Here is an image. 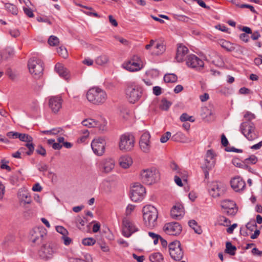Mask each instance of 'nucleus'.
<instances>
[{
  "instance_id": "obj_1",
  "label": "nucleus",
  "mask_w": 262,
  "mask_h": 262,
  "mask_svg": "<svg viewBox=\"0 0 262 262\" xmlns=\"http://www.w3.org/2000/svg\"><path fill=\"white\" fill-rule=\"evenodd\" d=\"M142 212L145 225L150 228L156 226L158 216L157 209L154 206L148 205L143 208Z\"/></svg>"
},
{
  "instance_id": "obj_2",
  "label": "nucleus",
  "mask_w": 262,
  "mask_h": 262,
  "mask_svg": "<svg viewBox=\"0 0 262 262\" xmlns=\"http://www.w3.org/2000/svg\"><path fill=\"white\" fill-rule=\"evenodd\" d=\"M86 98L92 103L100 105L106 101L107 95L104 90L98 87H94L88 91Z\"/></svg>"
},
{
  "instance_id": "obj_3",
  "label": "nucleus",
  "mask_w": 262,
  "mask_h": 262,
  "mask_svg": "<svg viewBox=\"0 0 262 262\" xmlns=\"http://www.w3.org/2000/svg\"><path fill=\"white\" fill-rule=\"evenodd\" d=\"M142 94V88L135 82H129L126 90V96L130 103H134L140 98Z\"/></svg>"
},
{
  "instance_id": "obj_4",
  "label": "nucleus",
  "mask_w": 262,
  "mask_h": 262,
  "mask_svg": "<svg viewBox=\"0 0 262 262\" xmlns=\"http://www.w3.org/2000/svg\"><path fill=\"white\" fill-rule=\"evenodd\" d=\"M140 177L143 183L151 185L159 180V173L155 168H149L141 170Z\"/></svg>"
},
{
  "instance_id": "obj_5",
  "label": "nucleus",
  "mask_w": 262,
  "mask_h": 262,
  "mask_svg": "<svg viewBox=\"0 0 262 262\" xmlns=\"http://www.w3.org/2000/svg\"><path fill=\"white\" fill-rule=\"evenodd\" d=\"M28 67L30 73L35 78H39L42 76L43 68L41 60L33 57L28 61Z\"/></svg>"
},
{
  "instance_id": "obj_6",
  "label": "nucleus",
  "mask_w": 262,
  "mask_h": 262,
  "mask_svg": "<svg viewBox=\"0 0 262 262\" xmlns=\"http://www.w3.org/2000/svg\"><path fill=\"white\" fill-rule=\"evenodd\" d=\"M135 137L133 135L128 133L122 135L119 139V149L124 151H130L135 146Z\"/></svg>"
},
{
  "instance_id": "obj_7",
  "label": "nucleus",
  "mask_w": 262,
  "mask_h": 262,
  "mask_svg": "<svg viewBox=\"0 0 262 262\" xmlns=\"http://www.w3.org/2000/svg\"><path fill=\"white\" fill-rule=\"evenodd\" d=\"M226 190V186L220 182H212L209 185V193L214 198L223 195Z\"/></svg>"
},
{
  "instance_id": "obj_8",
  "label": "nucleus",
  "mask_w": 262,
  "mask_h": 262,
  "mask_svg": "<svg viewBox=\"0 0 262 262\" xmlns=\"http://www.w3.org/2000/svg\"><path fill=\"white\" fill-rule=\"evenodd\" d=\"M241 130L242 134L250 141L257 138L255 133V126L251 121H245L241 125Z\"/></svg>"
},
{
  "instance_id": "obj_9",
  "label": "nucleus",
  "mask_w": 262,
  "mask_h": 262,
  "mask_svg": "<svg viewBox=\"0 0 262 262\" xmlns=\"http://www.w3.org/2000/svg\"><path fill=\"white\" fill-rule=\"evenodd\" d=\"M169 253L171 257L174 260H180L183 257V251L179 241H175L168 246Z\"/></svg>"
},
{
  "instance_id": "obj_10",
  "label": "nucleus",
  "mask_w": 262,
  "mask_h": 262,
  "mask_svg": "<svg viewBox=\"0 0 262 262\" xmlns=\"http://www.w3.org/2000/svg\"><path fill=\"white\" fill-rule=\"evenodd\" d=\"M30 235L31 242L35 245H39L46 235V230L42 226L35 227L30 231Z\"/></svg>"
},
{
  "instance_id": "obj_11",
  "label": "nucleus",
  "mask_w": 262,
  "mask_h": 262,
  "mask_svg": "<svg viewBox=\"0 0 262 262\" xmlns=\"http://www.w3.org/2000/svg\"><path fill=\"white\" fill-rule=\"evenodd\" d=\"M145 188L138 183H135L130 190V198L134 202L142 200L145 194Z\"/></svg>"
},
{
  "instance_id": "obj_12",
  "label": "nucleus",
  "mask_w": 262,
  "mask_h": 262,
  "mask_svg": "<svg viewBox=\"0 0 262 262\" xmlns=\"http://www.w3.org/2000/svg\"><path fill=\"white\" fill-rule=\"evenodd\" d=\"M143 67V62L137 56H134L133 58L126 63L124 67L130 72H136L140 70Z\"/></svg>"
},
{
  "instance_id": "obj_13",
  "label": "nucleus",
  "mask_w": 262,
  "mask_h": 262,
  "mask_svg": "<svg viewBox=\"0 0 262 262\" xmlns=\"http://www.w3.org/2000/svg\"><path fill=\"white\" fill-rule=\"evenodd\" d=\"M139 144L140 149L143 152L149 153L152 147L150 134L148 132L144 133L140 137Z\"/></svg>"
},
{
  "instance_id": "obj_14",
  "label": "nucleus",
  "mask_w": 262,
  "mask_h": 262,
  "mask_svg": "<svg viewBox=\"0 0 262 262\" xmlns=\"http://www.w3.org/2000/svg\"><path fill=\"white\" fill-rule=\"evenodd\" d=\"M106 142L102 138H98L93 140L91 147L93 152L97 156H101L105 151Z\"/></svg>"
},
{
  "instance_id": "obj_15",
  "label": "nucleus",
  "mask_w": 262,
  "mask_h": 262,
  "mask_svg": "<svg viewBox=\"0 0 262 262\" xmlns=\"http://www.w3.org/2000/svg\"><path fill=\"white\" fill-rule=\"evenodd\" d=\"M182 230L181 225L178 222L166 223L163 227L164 231L170 235L177 236L181 233Z\"/></svg>"
},
{
  "instance_id": "obj_16",
  "label": "nucleus",
  "mask_w": 262,
  "mask_h": 262,
  "mask_svg": "<svg viewBox=\"0 0 262 262\" xmlns=\"http://www.w3.org/2000/svg\"><path fill=\"white\" fill-rule=\"evenodd\" d=\"M138 231V228L133 222L126 219L123 220L122 234L124 236L129 237Z\"/></svg>"
},
{
  "instance_id": "obj_17",
  "label": "nucleus",
  "mask_w": 262,
  "mask_h": 262,
  "mask_svg": "<svg viewBox=\"0 0 262 262\" xmlns=\"http://www.w3.org/2000/svg\"><path fill=\"white\" fill-rule=\"evenodd\" d=\"M187 66L196 70H202L204 65V61L194 54L189 55L186 59Z\"/></svg>"
},
{
  "instance_id": "obj_18",
  "label": "nucleus",
  "mask_w": 262,
  "mask_h": 262,
  "mask_svg": "<svg viewBox=\"0 0 262 262\" xmlns=\"http://www.w3.org/2000/svg\"><path fill=\"white\" fill-rule=\"evenodd\" d=\"M115 164V161L113 159L109 158L103 159L99 163V168L102 172L108 173L114 169Z\"/></svg>"
},
{
  "instance_id": "obj_19",
  "label": "nucleus",
  "mask_w": 262,
  "mask_h": 262,
  "mask_svg": "<svg viewBox=\"0 0 262 262\" xmlns=\"http://www.w3.org/2000/svg\"><path fill=\"white\" fill-rule=\"evenodd\" d=\"M221 207L224 209V213L228 215H234L237 211V207L236 204L231 200L222 201Z\"/></svg>"
},
{
  "instance_id": "obj_20",
  "label": "nucleus",
  "mask_w": 262,
  "mask_h": 262,
  "mask_svg": "<svg viewBox=\"0 0 262 262\" xmlns=\"http://www.w3.org/2000/svg\"><path fill=\"white\" fill-rule=\"evenodd\" d=\"M215 161V155L213 151L211 149L208 150L205 156V163L204 166H202V169L211 170L214 167Z\"/></svg>"
},
{
  "instance_id": "obj_21",
  "label": "nucleus",
  "mask_w": 262,
  "mask_h": 262,
  "mask_svg": "<svg viewBox=\"0 0 262 262\" xmlns=\"http://www.w3.org/2000/svg\"><path fill=\"white\" fill-rule=\"evenodd\" d=\"M62 104V99L60 96H53L49 99V107L54 113H57L60 110Z\"/></svg>"
},
{
  "instance_id": "obj_22",
  "label": "nucleus",
  "mask_w": 262,
  "mask_h": 262,
  "mask_svg": "<svg viewBox=\"0 0 262 262\" xmlns=\"http://www.w3.org/2000/svg\"><path fill=\"white\" fill-rule=\"evenodd\" d=\"M184 214V209L183 205L180 203H177L171 209V217L175 220H180Z\"/></svg>"
},
{
  "instance_id": "obj_23",
  "label": "nucleus",
  "mask_w": 262,
  "mask_h": 262,
  "mask_svg": "<svg viewBox=\"0 0 262 262\" xmlns=\"http://www.w3.org/2000/svg\"><path fill=\"white\" fill-rule=\"evenodd\" d=\"M231 187L236 192L243 190L246 187L245 182L240 177H236L231 180Z\"/></svg>"
},
{
  "instance_id": "obj_24",
  "label": "nucleus",
  "mask_w": 262,
  "mask_h": 262,
  "mask_svg": "<svg viewBox=\"0 0 262 262\" xmlns=\"http://www.w3.org/2000/svg\"><path fill=\"white\" fill-rule=\"evenodd\" d=\"M54 253L53 248L49 245H44L39 251V256L45 260L51 258Z\"/></svg>"
},
{
  "instance_id": "obj_25",
  "label": "nucleus",
  "mask_w": 262,
  "mask_h": 262,
  "mask_svg": "<svg viewBox=\"0 0 262 262\" xmlns=\"http://www.w3.org/2000/svg\"><path fill=\"white\" fill-rule=\"evenodd\" d=\"M188 52V48L182 45L178 46L177 52L176 56V59L178 62H182L185 58Z\"/></svg>"
},
{
  "instance_id": "obj_26",
  "label": "nucleus",
  "mask_w": 262,
  "mask_h": 262,
  "mask_svg": "<svg viewBox=\"0 0 262 262\" xmlns=\"http://www.w3.org/2000/svg\"><path fill=\"white\" fill-rule=\"evenodd\" d=\"M82 125L89 128L98 127L100 129H104V126L101 127L99 121L91 118L85 119L81 122Z\"/></svg>"
},
{
  "instance_id": "obj_27",
  "label": "nucleus",
  "mask_w": 262,
  "mask_h": 262,
  "mask_svg": "<svg viewBox=\"0 0 262 262\" xmlns=\"http://www.w3.org/2000/svg\"><path fill=\"white\" fill-rule=\"evenodd\" d=\"M55 70L56 72L60 76L63 77L67 80L69 78V72L68 70L63 67V66L60 63H57L55 67Z\"/></svg>"
},
{
  "instance_id": "obj_28",
  "label": "nucleus",
  "mask_w": 262,
  "mask_h": 262,
  "mask_svg": "<svg viewBox=\"0 0 262 262\" xmlns=\"http://www.w3.org/2000/svg\"><path fill=\"white\" fill-rule=\"evenodd\" d=\"M132 159L129 157H122L119 159V164L123 168H128L132 164Z\"/></svg>"
},
{
  "instance_id": "obj_29",
  "label": "nucleus",
  "mask_w": 262,
  "mask_h": 262,
  "mask_svg": "<svg viewBox=\"0 0 262 262\" xmlns=\"http://www.w3.org/2000/svg\"><path fill=\"white\" fill-rule=\"evenodd\" d=\"M203 111L204 114V116H203L204 118L207 121H212L215 119V113L212 110L208 108L207 107H204L203 108Z\"/></svg>"
},
{
  "instance_id": "obj_30",
  "label": "nucleus",
  "mask_w": 262,
  "mask_h": 262,
  "mask_svg": "<svg viewBox=\"0 0 262 262\" xmlns=\"http://www.w3.org/2000/svg\"><path fill=\"white\" fill-rule=\"evenodd\" d=\"M171 139L176 142H188L189 140L182 132H179L172 136Z\"/></svg>"
},
{
  "instance_id": "obj_31",
  "label": "nucleus",
  "mask_w": 262,
  "mask_h": 262,
  "mask_svg": "<svg viewBox=\"0 0 262 262\" xmlns=\"http://www.w3.org/2000/svg\"><path fill=\"white\" fill-rule=\"evenodd\" d=\"M109 60L110 58L107 55L102 54L96 58L95 62L98 65L104 66L107 64L109 62Z\"/></svg>"
},
{
  "instance_id": "obj_32",
  "label": "nucleus",
  "mask_w": 262,
  "mask_h": 262,
  "mask_svg": "<svg viewBox=\"0 0 262 262\" xmlns=\"http://www.w3.org/2000/svg\"><path fill=\"white\" fill-rule=\"evenodd\" d=\"M18 196L20 200L26 204H29L31 202V198L29 194L26 191H19Z\"/></svg>"
},
{
  "instance_id": "obj_33",
  "label": "nucleus",
  "mask_w": 262,
  "mask_h": 262,
  "mask_svg": "<svg viewBox=\"0 0 262 262\" xmlns=\"http://www.w3.org/2000/svg\"><path fill=\"white\" fill-rule=\"evenodd\" d=\"M165 50V47L161 42H157L155 47L152 54L156 55L162 54Z\"/></svg>"
},
{
  "instance_id": "obj_34",
  "label": "nucleus",
  "mask_w": 262,
  "mask_h": 262,
  "mask_svg": "<svg viewBox=\"0 0 262 262\" xmlns=\"http://www.w3.org/2000/svg\"><path fill=\"white\" fill-rule=\"evenodd\" d=\"M149 260L151 262H161L163 260V255L159 252L152 253L149 256Z\"/></svg>"
},
{
  "instance_id": "obj_35",
  "label": "nucleus",
  "mask_w": 262,
  "mask_h": 262,
  "mask_svg": "<svg viewBox=\"0 0 262 262\" xmlns=\"http://www.w3.org/2000/svg\"><path fill=\"white\" fill-rule=\"evenodd\" d=\"M220 43L222 48L226 49L227 51L231 52L235 49L233 46L229 41L225 40H221Z\"/></svg>"
},
{
  "instance_id": "obj_36",
  "label": "nucleus",
  "mask_w": 262,
  "mask_h": 262,
  "mask_svg": "<svg viewBox=\"0 0 262 262\" xmlns=\"http://www.w3.org/2000/svg\"><path fill=\"white\" fill-rule=\"evenodd\" d=\"M189 226L192 229H193L196 233L199 234H201L202 230L201 227L198 225L196 222L195 220H190L188 222Z\"/></svg>"
},
{
  "instance_id": "obj_37",
  "label": "nucleus",
  "mask_w": 262,
  "mask_h": 262,
  "mask_svg": "<svg viewBox=\"0 0 262 262\" xmlns=\"http://www.w3.org/2000/svg\"><path fill=\"white\" fill-rule=\"evenodd\" d=\"M177 76L174 74H166L164 76V80L167 83H173L177 81Z\"/></svg>"
},
{
  "instance_id": "obj_38",
  "label": "nucleus",
  "mask_w": 262,
  "mask_h": 262,
  "mask_svg": "<svg viewBox=\"0 0 262 262\" xmlns=\"http://www.w3.org/2000/svg\"><path fill=\"white\" fill-rule=\"evenodd\" d=\"M236 248L233 246L229 242H227L226 244V252L231 255H234Z\"/></svg>"
},
{
  "instance_id": "obj_39",
  "label": "nucleus",
  "mask_w": 262,
  "mask_h": 262,
  "mask_svg": "<svg viewBox=\"0 0 262 262\" xmlns=\"http://www.w3.org/2000/svg\"><path fill=\"white\" fill-rule=\"evenodd\" d=\"M217 224L221 226H228L230 221L224 216H220L217 219Z\"/></svg>"
},
{
  "instance_id": "obj_40",
  "label": "nucleus",
  "mask_w": 262,
  "mask_h": 262,
  "mask_svg": "<svg viewBox=\"0 0 262 262\" xmlns=\"http://www.w3.org/2000/svg\"><path fill=\"white\" fill-rule=\"evenodd\" d=\"M6 9L7 11L10 13H11L13 15H17L18 13V9L16 6L10 4L8 3L5 5Z\"/></svg>"
},
{
  "instance_id": "obj_41",
  "label": "nucleus",
  "mask_w": 262,
  "mask_h": 262,
  "mask_svg": "<svg viewBox=\"0 0 262 262\" xmlns=\"http://www.w3.org/2000/svg\"><path fill=\"white\" fill-rule=\"evenodd\" d=\"M18 137V139L20 141H23V142H31L33 141L32 137L28 134L19 133Z\"/></svg>"
},
{
  "instance_id": "obj_42",
  "label": "nucleus",
  "mask_w": 262,
  "mask_h": 262,
  "mask_svg": "<svg viewBox=\"0 0 262 262\" xmlns=\"http://www.w3.org/2000/svg\"><path fill=\"white\" fill-rule=\"evenodd\" d=\"M57 52L59 56L64 58H66L68 57V54L67 50L64 47L61 46L57 48Z\"/></svg>"
},
{
  "instance_id": "obj_43",
  "label": "nucleus",
  "mask_w": 262,
  "mask_h": 262,
  "mask_svg": "<svg viewBox=\"0 0 262 262\" xmlns=\"http://www.w3.org/2000/svg\"><path fill=\"white\" fill-rule=\"evenodd\" d=\"M25 147L28 148V150L26 151V155L28 156L31 155L34 150V145L31 142H27L25 144Z\"/></svg>"
},
{
  "instance_id": "obj_44",
  "label": "nucleus",
  "mask_w": 262,
  "mask_h": 262,
  "mask_svg": "<svg viewBox=\"0 0 262 262\" xmlns=\"http://www.w3.org/2000/svg\"><path fill=\"white\" fill-rule=\"evenodd\" d=\"M171 105V103L165 99H163L161 101L160 108L162 110L167 111Z\"/></svg>"
},
{
  "instance_id": "obj_45",
  "label": "nucleus",
  "mask_w": 262,
  "mask_h": 262,
  "mask_svg": "<svg viewBox=\"0 0 262 262\" xmlns=\"http://www.w3.org/2000/svg\"><path fill=\"white\" fill-rule=\"evenodd\" d=\"M257 162V157L254 155H251L248 158L245 159L244 164H246V165H247L248 164H255Z\"/></svg>"
},
{
  "instance_id": "obj_46",
  "label": "nucleus",
  "mask_w": 262,
  "mask_h": 262,
  "mask_svg": "<svg viewBox=\"0 0 262 262\" xmlns=\"http://www.w3.org/2000/svg\"><path fill=\"white\" fill-rule=\"evenodd\" d=\"M59 42V39L55 36H51L48 39V43L50 46H55Z\"/></svg>"
},
{
  "instance_id": "obj_47",
  "label": "nucleus",
  "mask_w": 262,
  "mask_h": 262,
  "mask_svg": "<svg viewBox=\"0 0 262 262\" xmlns=\"http://www.w3.org/2000/svg\"><path fill=\"white\" fill-rule=\"evenodd\" d=\"M96 243V240L92 237L85 238L82 240V243L85 246H92Z\"/></svg>"
},
{
  "instance_id": "obj_48",
  "label": "nucleus",
  "mask_w": 262,
  "mask_h": 262,
  "mask_svg": "<svg viewBox=\"0 0 262 262\" xmlns=\"http://www.w3.org/2000/svg\"><path fill=\"white\" fill-rule=\"evenodd\" d=\"M56 230L58 233H60L62 236H65L66 235H68L69 234L68 230L63 227L61 226H58L56 227Z\"/></svg>"
},
{
  "instance_id": "obj_49",
  "label": "nucleus",
  "mask_w": 262,
  "mask_h": 262,
  "mask_svg": "<svg viewBox=\"0 0 262 262\" xmlns=\"http://www.w3.org/2000/svg\"><path fill=\"white\" fill-rule=\"evenodd\" d=\"M6 73L9 77L12 80L15 79L17 75L16 72L13 71L11 69H8L7 70Z\"/></svg>"
},
{
  "instance_id": "obj_50",
  "label": "nucleus",
  "mask_w": 262,
  "mask_h": 262,
  "mask_svg": "<svg viewBox=\"0 0 262 262\" xmlns=\"http://www.w3.org/2000/svg\"><path fill=\"white\" fill-rule=\"evenodd\" d=\"M148 235L151 238H152L154 239V244L156 245L158 243V241L160 237V236L157 234H156L151 232H149Z\"/></svg>"
},
{
  "instance_id": "obj_51",
  "label": "nucleus",
  "mask_w": 262,
  "mask_h": 262,
  "mask_svg": "<svg viewBox=\"0 0 262 262\" xmlns=\"http://www.w3.org/2000/svg\"><path fill=\"white\" fill-rule=\"evenodd\" d=\"M171 136V133L169 132H167L163 135L160 138L161 142L164 143L166 142Z\"/></svg>"
},
{
  "instance_id": "obj_52",
  "label": "nucleus",
  "mask_w": 262,
  "mask_h": 262,
  "mask_svg": "<svg viewBox=\"0 0 262 262\" xmlns=\"http://www.w3.org/2000/svg\"><path fill=\"white\" fill-rule=\"evenodd\" d=\"M8 163V161H6L4 160L1 161V164L0 165V167L2 169H6L8 171H10L11 169V167L7 164Z\"/></svg>"
},
{
  "instance_id": "obj_53",
  "label": "nucleus",
  "mask_w": 262,
  "mask_h": 262,
  "mask_svg": "<svg viewBox=\"0 0 262 262\" xmlns=\"http://www.w3.org/2000/svg\"><path fill=\"white\" fill-rule=\"evenodd\" d=\"M192 117L189 116L186 113H183L180 117V120L182 122L190 121L191 122L194 121L193 120H191Z\"/></svg>"
},
{
  "instance_id": "obj_54",
  "label": "nucleus",
  "mask_w": 262,
  "mask_h": 262,
  "mask_svg": "<svg viewBox=\"0 0 262 262\" xmlns=\"http://www.w3.org/2000/svg\"><path fill=\"white\" fill-rule=\"evenodd\" d=\"M244 118L246 121H250L255 118V115L249 112H247L244 115Z\"/></svg>"
},
{
  "instance_id": "obj_55",
  "label": "nucleus",
  "mask_w": 262,
  "mask_h": 262,
  "mask_svg": "<svg viewBox=\"0 0 262 262\" xmlns=\"http://www.w3.org/2000/svg\"><path fill=\"white\" fill-rule=\"evenodd\" d=\"M246 226L251 231H253L257 227L256 224L254 222L248 223Z\"/></svg>"
},
{
  "instance_id": "obj_56",
  "label": "nucleus",
  "mask_w": 262,
  "mask_h": 262,
  "mask_svg": "<svg viewBox=\"0 0 262 262\" xmlns=\"http://www.w3.org/2000/svg\"><path fill=\"white\" fill-rule=\"evenodd\" d=\"M170 166L171 169L173 171H176V173L179 174V173H182L180 171V170L179 169L178 166L177 165L176 163L172 162L170 164Z\"/></svg>"
},
{
  "instance_id": "obj_57",
  "label": "nucleus",
  "mask_w": 262,
  "mask_h": 262,
  "mask_svg": "<svg viewBox=\"0 0 262 262\" xmlns=\"http://www.w3.org/2000/svg\"><path fill=\"white\" fill-rule=\"evenodd\" d=\"M36 151L38 154L41 156H45L46 155V150L41 146H38L36 149Z\"/></svg>"
},
{
  "instance_id": "obj_58",
  "label": "nucleus",
  "mask_w": 262,
  "mask_h": 262,
  "mask_svg": "<svg viewBox=\"0 0 262 262\" xmlns=\"http://www.w3.org/2000/svg\"><path fill=\"white\" fill-rule=\"evenodd\" d=\"M179 176L176 175L174 176V182L179 186H182L183 183L182 182L181 179L180 177H181L182 173L179 174Z\"/></svg>"
},
{
  "instance_id": "obj_59",
  "label": "nucleus",
  "mask_w": 262,
  "mask_h": 262,
  "mask_svg": "<svg viewBox=\"0 0 262 262\" xmlns=\"http://www.w3.org/2000/svg\"><path fill=\"white\" fill-rule=\"evenodd\" d=\"M19 133L17 132H10L7 133V136L9 138L17 139L18 138Z\"/></svg>"
},
{
  "instance_id": "obj_60",
  "label": "nucleus",
  "mask_w": 262,
  "mask_h": 262,
  "mask_svg": "<svg viewBox=\"0 0 262 262\" xmlns=\"http://www.w3.org/2000/svg\"><path fill=\"white\" fill-rule=\"evenodd\" d=\"M61 238L63 241V243L65 245H69L72 242L71 238L68 237V235L62 236Z\"/></svg>"
},
{
  "instance_id": "obj_61",
  "label": "nucleus",
  "mask_w": 262,
  "mask_h": 262,
  "mask_svg": "<svg viewBox=\"0 0 262 262\" xmlns=\"http://www.w3.org/2000/svg\"><path fill=\"white\" fill-rule=\"evenodd\" d=\"M10 34L11 35V36L13 37H17L19 36L20 33L18 30L17 29H12L10 30L9 31Z\"/></svg>"
},
{
  "instance_id": "obj_62",
  "label": "nucleus",
  "mask_w": 262,
  "mask_h": 262,
  "mask_svg": "<svg viewBox=\"0 0 262 262\" xmlns=\"http://www.w3.org/2000/svg\"><path fill=\"white\" fill-rule=\"evenodd\" d=\"M25 13L29 17H32L34 16L33 13L30 8H24Z\"/></svg>"
},
{
  "instance_id": "obj_63",
  "label": "nucleus",
  "mask_w": 262,
  "mask_h": 262,
  "mask_svg": "<svg viewBox=\"0 0 262 262\" xmlns=\"http://www.w3.org/2000/svg\"><path fill=\"white\" fill-rule=\"evenodd\" d=\"M135 206L133 205H128L126 209V214L127 215L131 214L132 211L135 209Z\"/></svg>"
},
{
  "instance_id": "obj_64",
  "label": "nucleus",
  "mask_w": 262,
  "mask_h": 262,
  "mask_svg": "<svg viewBox=\"0 0 262 262\" xmlns=\"http://www.w3.org/2000/svg\"><path fill=\"white\" fill-rule=\"evenodd\" d=\"M161 93V88L160 86H156L153 88V93L156 96L160 95Z\"/></svg>"
}]
</instances>
